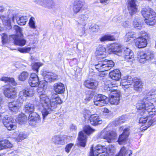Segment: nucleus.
<instances>
[{
	"instance_id": "50",
	"label": "nucleus",
	"mask_w": 156,
	"mask_h": 156,
	"mask_svg": "<svg viewBox=\"0 0 156 156\" xmlns=\"http://www.w3.org/2000/svg\"><path fill=\"white\" fill-rule=\"evenodd\" d=\"M14 28L15 30L16 34L13 35H17V36H23V35L22 33V30L20 27L17 26L15 25L14 27Z\"/></svg>"
},
{
	"instance_id": "37",
	"label": "nucleus",
	"mask_w": 156,
	"mask_h": 156,
	"mask_svg": "<svg viewBox=\"0 0 156 156\" xmlns=\"http://www.w3.org/2000/svg\"><path fill=\"white\" fill-rule=\"evenodd\" d=\"M132 154L131 150L128 149L125 147L121 148L119 153V156H129Z\"/></svg>"
},
{
	"instance_id": "38",
	"label": "nucleus",
	"mask_w": 156,
	"mask_h": 156,
	"mask_svg": "<svg viewBox=\"0 0 156 156\" xmlns=\"http://www.w3.org/2000/svg\"><path fill=\"white\" fill-rule=\"evenodd\" d=\"M134 90L138 91H141L143 85L142 81L139 79L135 80L134 81Z\"/></svg>"
},
{
	"instance_id": "49",
	"label": "nucleus",
	"mask_w": 156,
	"mask_h": 156,
	"mask_svg": "<svg viewBox=\"0 0 156 156\" xmlns=\"http://www.w3.org/2000/svg\"><path fill=\"white\" fill-rule=\"evenodd\" d=\"M85 26H80V27H77L78 32L79 35L80 36H82L85 33Z\"/></svg>"
},
{
	"instance_id": "52",
	"label": "nucleus",
	"mask_w": 156,
	"mask_h": 156,
	"mask_svg": "<svg viewBox=\"0 0 156 156\" xmlns=\"http://www.w3.org/2000/svg\"><path fill=\"white\" fill-rule=\"evenodd\" d=\"M134 27L136 28L137 29H140L142 28V24L140 23L137 20L135 19L133 21V22Z\"/></svg>"
},
{
	"instance_id": "16",
	"label": "nucleus",
	"mask_w": 156,
	"mask_h": 156,
	"mask_svg": "<svg viewBox=\"0 0 156 156\" xmlns=\"http://www.w3.org/2000/svg\"><path fill=\"white\" fill-rule=\"evenodd\" d=\"M117 134L115 131H109L104 133L102 135V138L109 143L114 141L117 139Z\"/></svg>"
},
{
	"instance_id": "60",
	"label": "nucleus",
	"mask_w": 156,
	"mask_h": 156,
	"mask_svg": "<svg viewBox=\"0 0 156 156\" xmlns=\"http://www.w3.org/2000/svg\"><path fill=\"white\" fill-rule=\"evenodd\" d=\"M156 93V89H152L150 92H149L147 95H149V94L150 95V97L151 98V101H152V98L151 96L155 94Z\"/></svg>"
},
{
	"instance_id": "64",
	"label": "nucleus",
	"mask_w": 156,
	"mask_h": 156,
	"mask_svg": "<svg viewBox=\"0 0 156 156\" xmlns=\"http://www.w3.org/2000/svg\"><path fill=\"white\" fill-rule=\"evenodd\" d=\"M70 128L72 130H75L76 129V127L73 124H72L70 126Z\"/></svg>"
},
{
	"instance_id": "46",
	"label": "nucleus",
	"mask_w": 156,
	"mask_h": 156,
	"mask_svg": "<svg viewBox=\"0 0 156 156\" xmlns=\"http://www.w3.org/2000/svg\"><path fill=\"white\" fill-rule=\"evenodd\" d=\"M29 76V74L27 72L23 71L19 76L18 79L20 81H24L27 79Z\"/></svg>"
},
{
	"instance_id": "4",
	"label": "nucleus",
	"mask_w": 156,
	"mask_h": 156,
	"mask_svg": "<svg viewBox=\"0 0 156 156\" xmlns=\"http://www.w3.org/2000/svg\"><path fill=\"white\" fill-rule=\"evenodd\" d=\"M24 111L26 113L29 114L28 119L30 125L33 126L40 122L39 115L36 113L34 112V107L33 104L30 103L27 104L24 107Z\"/></svg>"
},
{
	"instance_id": "13",
	"label": "nucleus",
	"mask_w": 156,
	"mask_h": 156,
	"mask_svg": "<svg viewBox=\"0 0 156 156\" xmlns=\"http://www.w3.org/2000/svg\"><path fill=\"white\" fill-rule=\"evenodd\" d=\"M15 120L12 117L6 116L3 120L4 126L9 130H14L16 128Z\"/></svg>"
},
{
	"instance_id": "12",
	"label": "nucleus",
	"mask_w": 156,
	"mask_h": 156,
	"mask_svg": "<svg viewBox=\"0 0 156 156\" xmlns=\"http://www.w3.org/2000/svg\"><path fill=\"white\" fill-rule=\"evenodd\" d=\"M62 103V100L60 98L58 97V95L55 94H53L50 99L49 106H48L51 108L50 113L53 110L52 109L56 108L58 105L61 104Z\"/></svg>"
},
{
	"instance_id": "24",
	"label": "nucleus",
	"mask_w": 156,
	"mask_h": 156,
	"mask_svg": "<svg viewBox=\"0 0 156 156\" xmlns=\"http://www.w3.org/2000/svg\"><path fill=\"white\" fill-rule=\"evenodd\" d=\"M109 49L111 50L112 52L120 56L122 54L121 47L119 44L114 43L112 44Z\"/></svg>"
},
{
	"instance_id": "48",
	"label": "nucleus",
	"mask_w": 156,
	"mask_h": 156,
	"mask_svg": "<svg viewBox=\"0 0 156 156\" xmlns=\"http://www.w3.org/2000/svg\"><path fill=\"white\" fill-rule=\"evenodd\" d=\"M107 97L105 95L99 94L97 96H95L94 98V101H106V99Z\"/></svg>"
},
{
	"instance_id": "58",
	"label": "nucleus",
	"mask_w": 156,
	"mask_h": 156,
	"mask_svg": "<svg viewBox=\"0 0 156 156\" xmlns=\"http://www.w3.org/2000/svg\"><path fill=\"white\" fill-rule=\"evenodd\" d=\"M5 149L10 148L12 147V144L8 140H5Z\"/></svg>"
},
{
	"instance_id": "10",
	"label": "nucleus",
	"mask_w": 156,
	"mask_h": 156,
	"mask_svg": "<svg viewBox=\"0 0 156 156\" xmlns=\"http://www.w3.org/2000/svg\"><path fill=\"white\" fill-rule=\"evenodd\" d=\"M107 150L105 146L101 145H98L94 147L92 145L89 156H106L107 155Z\"/></svg>"
},
{
	"instance_id": "32",
	"label": "nucleus",
	"mask_w": 156,
	"mask_h": 156,
	"mask_svg": "<svg viewBox=\"0 0 156 156\" xmlns=\"http://www.w3.org/2000/svg\"><path fill=\"white\" fill-rule=\"evenodd\" d=\"M98 84L97 81L93 80H87L84 83L85 86L89 89H94Z\"/></svg>"
},
{
	"instance_id": "8",
	"label": "nucleus",
	"mask_w": 156,
	"mask_h": 156,
	"mask_svg": "<svg viewBox=\"0 0 156 156\" xmlns=\"http://www.w3.org/2000/svg\"><path fill=\"white\" fill-rule=\"evenodd\" d=\"M114 65L113 61L105 59L99 61L98 64L95 65V66L98 71L101 72L110 69Z\"/></svg>"
},
{
	"instance_id": "25",
	"label": "nucleus",
	"mask_w": 156,
	"mask_h": 156,
	"mask_svg": "<svg viewBox=\"0 0 156 156\" xmlns=\"http://www.w3.org/2000/svg\"><path fill=\"white\" fill-rule=\"evenodd\" d=\"M22 36L12 35V37L14 40L15 44L20 46H24L26 42V40Z\"/></svg>"
},
{
	"instance_id": "22",
	"label": "nucleus",
	"mask_w": 156,
	"mask_h": 156,
	"mask_svg": "<svg viewBox=\"0 0 156 156\" xmlns=\"http://www.w3.org/2000/svg\"><path fill=\"white\" fill-rule=\"evenodd\" d=\"M39 78L37 75L35 73H31L29 83L31 87H37L39 84Z\"/></svg>"
},
{
	"instance_id": "11",
	"label": "nucleus",
	"mask_w": 156,
	"mask_h": 156,
	"mask_svg": "<svg viewBox=\"0 0 156 156\" xmlns=\"http://www.w3.org/2000/svg\"><path fill=\"white\" fill-rule=\"evenodd\" d=\"M107 150L105 146L101 145H98L94 147L92 145L89 156H106L107 155Z\"/></svg>"
},
{
	"instance_id": "42",
	"label": "nucleus",
	"mask_w": 156,
	"mask_h": 156,
	"mask_svg": "<svg viewBox=\"0 0 156 156\" xmlns=\"http://www.w3.org/2000/svg\"><path fill=\"white\" fill-rule=\"evenodd\" d=\"M0 19H1L3 24L8 26L9 28H11V20L2 15H0Z\"/></svg>"
},
{
	"instance_id": "40",
	"label": "nucleus",
	"mask_w": 156,
	"mask_h": 156,
	"mask_svg": "<svg viewBox=\"0 0 156 156\" xmlns=\"http://www.w3.org/2000/svg\"><path fill=\"white\" fill-rule=\"evenodd\" d=\"M17 23L21 25H25L27 20L26 16H22L17 17L16 19Z\"/></svg>"
},
{
	"instance_id": "63",
	"label": "nucleus",
	"mask_w": 156,
	"mask_h": 156,
	"mask_svg": "<svg viewBox=\"0 0 156 156\" xmlns=\"http://www.w3.org/2000/svg\"><path fill=\"white\" fill-rule=\"evenodd\" d=\"M109 2V0H100V2L102 4H105L108 3Z\"/></svg>"
},
{
	"instance_id": "20",
	"label": "nucleus",
	"mask_w": 156,
	"mask_h": 156,
	"mask_svg": "<svg viewBox=\"0 0 156 156\" xmlns=\"http://www.w3.org/2000/svg\"><path fill=\"white\" fill-rule=\"evenodd\" d=\"M133 79L131 76L124 77L120 82V86L122 88H127L130 87L133 83Z\"/></svg>"
},
{
	"instance_id": "45",
	"label": "nucleus",
	"mask_w": 156,
	"mask_h": 156,
	"mask_svg": "<svg viewBox=\"0 0 156 156\" xmlns=\"http://www.w3.org/2000/svg\"><path fill=\"white\" fill-rule=\"evenodd\" d=\"M115 40V38L113 36L110 35H105L102 36L100 40L101 42H104L105 41H111Z\"/></svg>"
},
{
	"instance_id": "47",
	"label": "nucleus",
	"mask_w": 156,
	"mask_h": 156,
	"mask_svg": "<svg viewBox=\"0 0 156 156\" xmlns=\"http://www.w3.org/2000/svg\"><path fill=\"white\" fill-rule=\"evenodd\" d=\"M43 64L40 62H36L34 63L32 65V69L36 71L37 72L38 71L39 68L43 66Z\"/></svg>"
},
{
	"instance_id": "9",
	"label": "nucleus",
	"mask_w": 156,
	"mask_h": 156,
	"mask_svg": "<svg viewBox=\"0 0 156 156\" xmlns=\"http://www.w3.org/2000/svg\"><path fill=\"white\" fill-rule=\"evenodd\" d=\"M154 57V52L150 50L140 52L137 55V58L139 61L141 63H145L147 61L152 60Z\"/></svg>"
},
{
	"instance_id": "18",
	"label": "nucleus",
	"mask_w": 156,
	"mask_h": 156,
	"mask_svg": "<svg viewBox=\"0 0 156 156\" xmlns=\"http://www.w3.org/2000/svg\"><path fill=\"white\" fill-rule=\"evenodd\" d=\"M125 17L122 16H116L113 18V20L114 22H119L120 21L121 25L124 28L129 27L131 25V19H128L125 20Z\"/></svg>"
},
{
	"instance_id": "6",
	"label": "nucleus",
	"mask_w": 156,
	"mask_h": 156,
	"mask_svg": "<svg viewBox=\"0 0 156 156\" xmlns=\"http://www.w3.org/2000/svg\"><path fill=\"white\" fill-rule=\"evenodd\" d=\"M141 13L147 25L151 26L155 24L156 22V13L152 9L150 8H145L143 10Z\"/></svg>"
},
{
	"instance_id": "55",
	"label": "nucleus",
	"mask_w": 156,
	"mask_h": 156,
	"mask_svg": "<svg viewBox=\"0 0 156 156\" xmlns=\"http://www.w3.org/2000/svg\"><path fill=\"white\" fill-rule=\"evenodd\" d=\"M34 20V18L32 17H31L29 23L30 27L33 29H35L36 28Z\"/></svg>"
},
{
	"instance_id": "26",
	"label": "nucleus",
	"mask_w": 156,
	"mask_h": 156,
	"mask_svg": "<svg viewBox=\"0 0 156 156\" xmlns=\"http://www.w3.org/2000/svg\"><path fill=\"white\" fill-rule=\"evenodd\" d=\"M84 2L81 0H76L73 6V12L75 14H77L82 9Z\"/></svg>"
},
{
	"instance_id": "43",
	"label": "nucleus",
	"mask_w": 156,
	"mask_h": 156,
	"mask_svg": "<svg viewBox=\"0 0 156 156\" xmlns=\"http://www.w3.org/2000/svg\"><path fill=\"white\" fill-rule=\"evenodd\" d=\"M0 80L4 82L5 83H10L13 85H16V83L14 79L12 78L3 76L1 78Z\"/></svg>"
},
{
	"instance_id": "39",
	"label": "nucleus",
	"mask_w": 156,
	"mask_h": 156,
	"mask_svg": "<svg viewBox=\"0 0 156 156\" xmlns=\"http://www.w3.org/2000/svg\"><path fill=\"white\" fill-rule=\"evenodd\" d=\"M16 120L19 124L22 125L27 122V117L24 114L21 113L18 115Z\"/></svg>"
},
{
	"instance_id": "7",
	"label": "nucleus",
	"mask_w": 156,
	"mask_h": 156,
	"mask_svg": "<svg viewBox=\"0 0 156 156\" xmlns=\"http://www.w3.org/2000/svg\"><path fill=\"white\" fill-rule=\"evenodd\" d=\"M83 131H83H81L79 133L76 145L84 147L86 145L87 140V137L86 134L89 135L94 132L95 130L92 129L90 126L87 125L84 127Z\"/></svg>"
},
{
	"instance_id": "14",
	"label": "nucleus",
	"mask_w": 156,
	"mask_h": 156,
	"mask_svg": "<svg viewBox=\"0 0 156 156\" xmlns=\"http://www.w3.org/2000/svg\"><path fill=\"white\" fill-rule=\"evenodd\" d=\"M122 54L121 56H123L127 61L133 62L134 61V53L130 48L126 47L124 48L123 50H122Z\"/></svg>"
},
{
	"instance_id": "29",
	"label": "nucleus",
	"mask_w": 156,
	"mask_h": 156,
	"mask_svg": "<svg viewBox=\"0 0 156 156\" xmlns=\"http://www.w3.org/2000/svg\"><path fill=\"white\" fill-rule=\"evenodd\" d=\"M136 0H130L128 7V9L131 15H132L137 11V6L136 4Z\"/></svg>"
},
{
	"instance_id": "19",
	"label": "nucleus",
	"mask_w": 156,
	"mask_h": 156,
	"mask_svg": "<svg viewBox=\"0 0 156 156\" xmlns=\"http://www.w3.org/2000/svg\"><path fill=\"white\" fill-rule=\"evenodd\" d=\"M145 37H140L134 40L135 45L139 48H142L146 47L147 45V40L148 39V35L146 34Z\"/></svg>"
},
{
	"instance_id": "28",
	"label": "nucleus",
	"mask_w": 156,
	"mask_h": 156,
	"mask_svg": "<svg viewBox=\"0 0 156 156\" xmlns=\"http://www.w3.org/2000/svg\"><path fill=\"white\" fill-rule=\"evenodd\" d=\"M89 120L90 124L94 126L98 125L102 123L101 119L97 114L90 115Z\"/></svg>"
},
{
	"instance_id": "59",
	"label": "nucleus",
	"mask_w": 156,
	"mask_h": 156,
	"mask_svg": "<svg viewBox=\"0 0 156 156\" xmlns=\"http://www.w3.org/2000/svg\"><path fill=\"white\" fill-rule=\"evenodd\" d=\"M5 140L0 141V150L5 149Z\"/></svg>"
},
{
	"instance_id": "2",
	"label": "nucleus",
	"mask_w": 156,
	"mask_h": 156,
	"mask_svg": "<svg viewBox=\"0 0 156 156\" xmlns=\"http://www.w3.org/2000/svg\"><path fill=\"white\" fill-rule=\"evenodd\" d=\"M34 92L31 89L28 90H23L20 91L19 98L17 101L9 102L8 104L9 109L11 111L17 112L20 108L23 101L26 100L27 97L32 96Z\"/></svg>"
},
{
	"instance_id": "33",
	"label": "nucleus",
	"mask_w": 156,
	"mask_h": 156,
	"mask_svg": "<svg viewBox=\"0 0 156 156\" xmlns=\"http://www.w3.org/2000/svg\"><path fill=\"white\" fill-rule=\"evenodd\" d=\"M47 84V82L45 81H40L39 84L38 85V88H37V91L38 93L40 95L41 94H44V90H45Z\"/></svg>"
},
{
	"instance_id": "44",
	"label": "nucleus",
	"mask_w": 156,
	"mask_h": 156,
	"mask_svg": "<svg viewBox=\"0 0 156 156\" xmlns=\"http://www.w3.org/2000/svg\"><path fill=\"white\" fill-rule=\"evenodd\" d=\"M135 37V33L133 32L129 31L126 34L125 40L126 42H127L129 41L131 39H133Z\"/></svg>"
},
{
	"instance_id": "53",
	"label": "nucleus",
	"mask_w": 156,
	"mask_h": 156,
	"mask_svg": "<svg viewBox=\"0 0 156 156\" xmlns=\"http://www.w3.org/2000/svg\"><path fill=\"white\" fill-rule=\"evenodd\" d=\"M83 115L85 119H88L90 116L91 112L87 108H85L83 111Z\"/></svg>"
},
{
	"instance_id": "27",
	"label": "nucleus",
	"mask_w": 156,
	"mask_h": 156,
	"mask_svg": "<svg viewBox=\"0 0 156 156\" xmlns=\"http://www.w3.org/2000/svg\"><path fill=\"white\" fill-rule=\"evenodd\" d=\"M129 134L128 129H124L123 133L119 136L118 140V143L119 144H122L125 143L128 139Z\"/></svg>"
},
{
	"instance_id": "17",
	"label": "nucleus",
	"mask_w": 156,
	"mask_h": 156,
	"mask_svg": "<svg viewBox=\"0 0 156 156\" xmlns=\"http://www.w3.org/2000/svg\"><path fill=\"white\" fill-rule=\"evenodd\" d=\"M4 94L7 98L14 99L17 97V92L14 88L10 86L5 88L4 90Z\"/></svg>"
},
{
	"instance_id": "62",
	"label": "nucleus",
	"mask_w": 156,
	"mask_h": 156,
	"mask_svg": "<svg viewBox=\"0 0 156 156\" xmlns=\"http://www.w3.org/2000/svg\"><path fill=\"white\" fill-rule=\"evenodd\" d=\"M90 99H91V98L90 97H87L86 98L84 99V101H83V102L85 103H87L88 102V101H90Z\"/></svg>"
},
{
	"instance_id": "34",
	"label": "nucleus",
	"mask_w": 156,
	"mask_h": 156,
	"mask_svg": "<svg viewBox=\"0 0 156 156\" xmlns=\"http://www.w3.org/2000/svg\"><path fill=\"white\" fill-rule=\"evenodd\" d=\"M54 89L55 92L58 94H62L64 92L65 89L64 84L61 83L54 84Z\"/></svg>"
},
{
	"instance_id": "30",
	"label": "nucleus",
	"mask_w": 156,
	"mask_h": 156,
	"mask_svg": "<svg viewBox=\"0 0 156 156\" xmlns=\"http://www.w3.org/2000/svg\"><path fill=\"white\" fill-rule=\"evenodd\" d=\"M65 138L59 135L54 136L51 139L52 143L55 145H64L65 144Z\"/></svg>"
},
{
	"instance_id": "57",
	"label": "nucleus",
	"mask_w": 156,
	"mask_h": 156,
	"mask_svg": "<svg viewBox=\"0 0 156 156\" xmlns=\"http://www.w3.org/2000/svg\"><path fill=\"white\" fill-rule=\"evenodd\" d=\"M8 37L7 35L5 34H2V41L3 43H6L8 41Z\"/></svg>"
},
{
	"instance_id": "5",
	"label": "nucleus",
	"mask_w": 156,
	"mask_h": 156,
	"mask_svg": "<svg viewBox=\"0 0 156 156\" xmlns=\"http://www.w3.org/2000/svg\"><path fill=\"white\" fill-rule=\"evenodd\" d=\"M39 98V104L37 105V109L41 112L43 118L44 119L50 113L51 108L48 107L50 99L45 94H41Z\"/></svg>"
},
{
	"instance_id": "56",
	"label": "nucleus",
	"mask_w": 156,
	"mask_h": 156,
	"mask_svg": "<svg viewBox=\"0 0 156 156\" xmlns=\"http://www.w3.org/2000/svg\"><path fill=\"white\" fill-rule=\"evenodd\" d=\"M73 144L72 143H70L67 144L65 148V151L67 153H69L70 152L72 147L73 146Z\"/></svg>"
},
{
	"instance_id": "3",
	"label": "nucleus",
	"mask_w": 156,
	"mask_h": 156,
	"mask_svg": "<svg viewBox=\"0 0 156 156\" xmlns=\"http://www.w3.org/2000/svg\"><path fill=\"white\" fill-rule=\"evenodd\" d=\"M104 90L109 94V102L112 105H117L120 102V95L117 92V86L109 80L105 82Z\"/></svg>"
},
{
	"instance_id": "36",
	"label": "nucleus",
	"mask_w": 156,
	"mask_h": 156,
	"mask_svg": "<svg viewBox=\"0 0 156 156\" xmlns=\"http://www.w3.org/2000/svg\"><path fill=\"white\" fill-rule=\"evenodd\" d=\"M57 78L56 74L51 72H48L44 76V81L47 82H51L57 80Z\"/></svg>"
},
{
	"instance_id": "21",
	"label": "nucleus",
	"mask_w": 156,
	"mask_h": 156,
	"mask_svg": "<svg viewBox=\"0 0 156 156\" xmlns=\"http://www.w3.org/2000/svg\"><path fill=\"white\" fill-rule=\"evenodd\" d=\"M106 48L102 45H99L97 48L96 55L97 58L103 59L106 57Z\"/></svg>"
},
{
	"instance_id": "61",
	"label": "nucleus",
	"mask_w": 156,
	"mask_h": 156,
	"mask_svg": "<svg viewBox=\"0 0 156 156\" xmlns=\"http://www.w3.org/2000/svg\"><path fill=\"white\" fill-rule=\"evenodd\" d=\"M98 27H91L92 30L93 32H96L98 31Z\"/></svg>"
},
{
	"instance_id": "23",
	"label": "nucleus",
	"mask_w": 156,
	"mask_h": 156,
	"mask_svg": "<svg viewBox=\"0 0 156 156\" xmlns=\"http://www.w3.org/2000/svg\"><path fill=\"white\" fill-rule=\"evenodd\" d=\"M38 2L41 6L48 9L53 8L55 3L52 0H37Z\"/></svg>"
},
{
	"instance_id": "51",
	"label": "nucleus",
	"mask_w": 156,
	"mask_h": 156,
	"mask_svg": "<svg viewBox=\"0 0 156 156\" xmlns=\"http://www.w3.org/2000/svg\"><path fill=\"white\" fill-rule=\"evenodd\" d=\"M27 136V134L23 133H20L16 138V140L18 142H20L21 141L26 138Z\"/></svg>"
},
{
	"instance_id": "41",
	"label": "nucleus",
	"mask_w": 156,
	"mask_h": 156,
	"mask_svg": "<svg viewBox=\"0 0 156 156\" xmlns=\"http://www.w3.org/2000/svg\"><path fill=\"white\" fill-rule=\"evenodd\" d=\"M35 48V46H34L31 47H28L24 48H19L18 49V50L20 52L22 53H29L31 50L34 51Z\"/></svg>"
},
{
	"instance_id": "35",
	"label": "nucleus",
	"mask_w": 156,
	"mask_h": 156,
	"mask_svg": "<svg viewBox=\"0 0 156 156\" xmlns=\"http://www.w3.org/2000/svg\"><path fill=\"white\" fill-rule=\"evenodd\" d=\"M109 75L112 79L115 80H119L121 78V73L119 70L117 69L111 72Z\"/></svg>"
},
{
	"instance_id": "1",
	"label": "nucleus",
	"mask_w": 156,
	"mask_h": 156,
	"mask_svg": "<svg viewBox=\"0 0 156 156\" xmlns=\"http://www.w3.org/2000/svg\"><path fill=\"white\" fill-rule=\"evenodd\" d=\"M150 94L146 95L143 100L137 104V109L142 110L140 112L141 115L148 116L156 115V108L151 101V98L150 97Z\"/></svg>"
},
{
	"instance_id": "15",
	"label": "nucleus",
	"mask_w": 156,
	"mask_h": 156,
	"mask_svg": "<svg viewBox=\"0 0 156 156\" xmlns=\"http://www.w3.org/2000/svg\"><path fill=\"white\" fill-rule=\"evenodd\" d=\"M145 117H141L140 118L139 123L142 126L140 128L141 131L146 130L152 124L153 122L152 120H149L148 122H147V117L150 116H153V115H150L148 116H145L144 115Z\"/></svg>"
},
{
	"instance_id": "31",
	"label": "nucleus",
	"mask_w": 156,
	"mask_h": 156,
	"mask_svg": "<svg viewBox=\"0 0 156 156\" xmlns=\"http://www.w3.org/2000/svg\"><path fill=\"white\" fill-rule=\"evenodd\" d=\"M87 16L81 15L78 18V20L76 21V24L77 27L85 26L86 24V21L88 19Z\"/></svg>"
},
{
	"instance_id": "54",
	"label": "nucleus",
	"mask_w": 156,
	"mask_h": 156,
	"mask_svg": "<svg viewBox=\"0 0 156 156\" xmlns=\"http://www.w3.org/2000/svg\"><path fill=\"white\" fill-rule=\"evenodd\" d=\"M94 101V104L98 106H103L106 104V101Z\"/></svg>"
}]
</instances>
